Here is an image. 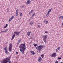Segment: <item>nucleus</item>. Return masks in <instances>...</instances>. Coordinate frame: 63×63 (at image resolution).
Wrapping results in <instances>:
<instances>
[{
    "instance_id": "8fccbe9b",
    "label": "nucleus",
    "mask_w": 63,
    "mask_h": 63,
    "mask_svg": "<svg viewBox=\"0 0 63 63\" xmlns=\"http://www.w3.org/2000/svg\"><path fill=\"white\" fill-rule=\"evenodd\" d=\"M45 21H46V20H45Z\"/></svg>"
},
{
    "instance_id": "393cba45",
    "label": "nucleus",
    "mask_w": 63,
    "mask_h": 63,
    "mask_svg": "<svg viewBox=\"0 0 63 63\" xmlns=\"http://www.w3.org/2000/svg\"><path fill=\"white\" fill-rule=\"evenodd\" d=\"M22 16V13H21L20 14V16Z\"/></svg>"
},
{
    "instance_id": "f03ea898",
    "label": "nucleus",
    "mask_w": 63,
    "mask_h": 63,
    "mask_svg": "<svg viewBox=\"0 0 63 63\" xmlns=\"http://www.w3.org/2000/svg\"><path fill=\"white\" fill-rule=\"evenodd\" d=\"M10 60V59L9 58H6V59H4L3 61V63H7V62H8V63H11V62Z\"/></svg>"
},
{
    "instance_id": "5701e85b",
    "label": "nucleus",
    "mask_w": 63,
    "mask_h": 63,
    "mask_svg": "<svg viewBox=\"0 0 63 63\" xmlns=\"http://www.w3.org/2000/svg\"><path fill=\"white\" fill-rule=\"evenodd\" d=\"M49 12L48 11V12L47 13L46 16H48V15H49Z\"/></svg>"
},
{
    "instance_id": "49530a36",
    "label": "nucleus",
    "mask_w": 63,
    "mask_h": 63,
    "mask_svg": "<svg viewBox=\"0 0 63 63\" xmlns=\"http://www.w3.org/2000/svg\"><path fill=\"white\" fill-rule=\"evenodd\" d=\"M37 24H41L40 23H38Z\"/></svg>"
},
{
    "instance_id": "a878e982",
    "label": "nucleus",
    "mask_w": 63,
    "mask_h": 63,
    "mask_svg": "<svg viewBox=\"0 0 63 63\" xmlns=\"http://www.w3.org/2000/svg\"><path fill=\"white\" fill-rule=\"evenodd\" d=\"M3 32H4V31H2L0 32V33L1 34V33H3Z\"/></svg>"
},
{
    "instance_id": "aec40b11",
    "label": "nucleus",
    "mask_w": 63,
    "mask_h": 63,
    "mask_svg": "<svg viewBox=\"0 0 63 63\" xmlns=\"http://www.w3.org/2000/svg\"><path fill=\"white\" fill-rule=\"evenodd\" d=\"M8 30H9L8 29H7L5 31H3L4 33H5V32H7Z\"/></svg>"
},
{
    "instance_id": "9b49d317",
    "label": "nucleus",
    "mask_w": 63,
    "mask_h": 63,
    "mask_svg": "<svg viewBox=\"0 0 63 63\" xmlns=\"http://www.w3.org/2000/svg\"><path fill=\"white\" fill-rule=\"evenodd\" d=\"M42 58L41 57H39L38 58V61H39V62H41V61H42Z\"/></svg>"
},
{
    "instance_id": "7c9ffc66",
    "label": "nucleus",
    "mask_w": 63,
    "mask_h": 63,
    "mask_svg": "<svg viewBox=\"0 0 63 63\" xmlns=\"http://www.w3.org/2000/svg\"><path fill=\"white\" fill-rule=\"evenodd\" d=\"M58 59H59V60H60L61 59V58L58 57Z\"/></svg>"
},
{
    "instance_id": "a211bd4d",
    "label": "nucleus",
    "mask_w": 63,
    "mask_h": 63,
    "mask_svg": "<svg viewBox=\"0 0 63 63\" xmlns=\"http://www.w3.org/2000/svg\"><path fill=\"white\" fill-rule=\"evenodd\" d=\"M7 27H8V24H6V25H5V26H4V28H6Z\"/></svg>"
},
{
    "instance_id": "79ce46f5",
    "label": "nucleus",
    "mask_w": 63,
    "mask_h": 63,
    "mask_svg": "<svg viewBox=\"0 0 63 63\" xmlns=\"http://www.w3.org/2000/svg\"><path fill=\"white\" fill-rule=\"evenodd\" d=\"M51 57H53V56H52V55H51L50 56Z\"/></svg>"
},
{
    "instance_id": "f8f14e48",
    "label": "nucleus",
    "mask_w": 63,
    "mask_h": 63,
    "mask_svg": "<svg viewBox=\"0 0 63 63\" xmlns=\"http://www.w3.org/2000/svg\"><path fill=\"white\" fill-rule=\"evenodd\" d=\"M31 53L33 55H35V54H36V53L35 52H34V51H30Z\"/></svg>"
},
{
    "instance_id": "cd10ccee",
    "label": "nucleus",
    "mask_w": 63,
    "mask_h": 63,
    "mask_svg": "<svg viewBox=\"0 0 63 63\" xmlns=\"http://www.w3.org/2000/svg\"><path fill=\"white\" fill-rule=\"evenodd\" d=\"M48 23V21H47L46 22V24H47Z\"/></svg>"
},
{
    "instance_id": "ea45409f",
    "label": "nucleus",
    "mask_w": 63,
    "mask_h": 63,
    "mask_svg": "<svg viewBox=\"0 0 63 63\" xmlns=\"http://www.w3.org/2000/svg\"><path fill=\"white\" fill-rule=\"evenodd\" d=\"M56 52H58V50L57 49H56Z\"/></svg>"
},
{
    "instance_id": "20e7f679",
    "label": "nucleus",
    "mask_w": 63,
    "mask_h": 63,
    "mask_svg": "<svg viewBox=\"0 0 63 63\" xmlns=\"http://www.w3.org/2000/svg\"><path fill=\"white\" fill-rule=\"evenodd\" d=\"M12 47H13V45L11 43L9 44V51H12Z\"/></svg>"
},
{
    "instance_id": "f704fd0d",
    "label": "nucleus",
    "mask_w": 63,
    "mask_h": 63,
    "mask_svg": "<svg viewBox=\"0 0 63 63\" xmlns=\"http://www.w3.org/2000/svg\"><path fill=\"white\" fill-rule=\"evenodd\" d=\"M16 54H18V52H16Z\"/></svg>"
},
{
    "instance_id": "39448f33",
    "label": "nucleus",
    "mask_w": 63,
    "mask_h": 63,
    "mask_svg": "<svg viewBox=\"0 0 63 63\" xmlns=\"http://www.w3.org/2000/svg\"><path fill=\"white\" fill-rule=\"evenodd\" d=\"M4 50L5 51V52L6 54H8L9 53V52L8 51V49H7V47H5L4 48Z\"/></svg>"
},
{
    "instance_id": "72a5a7b5",
    "label": "nucleus",
    "mask_w": 63,
    "mask_h": 63,
    "mask_svg": "<svg viewBox=\"0 0 63 63\" xmlns=\"http://www.w3.org/2000/svg\"><path fill=\"white\" fill-rule=\"evenodd\" d=\"M39 27H41V25H38Z\"/></svg>"
},
{
    "instance_id": "37998d69",
    "label": "nucleus",
    "mask_w": 63,
    "mask_h": 63,
    "mask_svg": "<svg viewBox=\"0 0 63 63\" xmlns=\"http://www.w3.org/2000/svg\"><path fill=\"white\" fill-rule=\"evenodd\" d=\"M21 7H22V8H23V7H24V6H22Z\"/></svg>"
},
{
    "instance_id": "bb28decb",
    "label": "nucleus",
    "mask_w": 63,
    "mask_h": 63,
    "mask_svg": "<svg viewBox=\"0 0 63 63\" xmlns=\"http://www.w3.org/2000/svg\"><path fill=\"white\" fill-rule=\"evenodd\" d=\"M33 45L35 47H37V45L36 44H34Z\"/></svg>"
},
{
    "instance_id": "6ab92c4d",
    "label": "nucleus",
    "mask_w": 63,
    "mask_h": 63,
    "mask_svg": "<svg viewBox=\"0 0 63 63\" xmlns=\"http://www.w3.org/2000/svg\"><path fill=\"white\" fill-rule=\"evenodd\" d=\"M15 37V35L14 34L13 35L12 37L11 40H13V39H14V38Z\"/></svg>"
},
{
    "instance_id": "6e6552de",
    "label": "nucleus",
    "mask_w": 63,
    "mask_h": 63,
    "mask_svg": "<svg viewBox=\"0 0 63 63\" xmlns=\"http://www.w3.org/2000/svg\"><path fill=\"white\" fill-rule=\"evenodd\" d=\"M18 9H17L16 10V16H17L18 15Z\"/></svg>"
},
{
    "instance_id": "ddd939ff",
    "label": "nucleus",
    "mask_w": 63,
    "mask_h": 63,
    "mask_svg": "<svg viewBox=\"0 0 63 63\" xmlns=\"http://www.w3.org/2000/svg\"><path fill=\"white\" fill-rule=\"evenodd\" d=\"M53 57H56V54L55 53H54L52 54Z\"/></svg>"
},
{
    "instance_id": "a19ab883",
    "label": "nucleus",
    "mask_w": 63,
    "mask_h": 63,
    "mask_svg": "<svg viewBox=\"0 0 63 63\" xmlns=\"http://www.w3.org/2000/svg\"><path fill=\"white\" fill-rule=\"evenodd\" d=\"M35 15V13H34L33 15L34 16Z\"/></svg>"
},
{
    "instance_id": "2eb2a0df",
    "label": "nucleus",
    "mask_w": 63,
    "mask_h": 63,
    "mask_svg": "<svg viewBox=\"0 0 63 63\" xmlns=\"http://www.w3.org/2000/svg\"><path fill=\"white\" fill-rule=\"evenodd\" d=\"M21 41V39H20L19 40H18V42L17 43V45H19V44L20 43Z\"/></svg>"
},
{
    "instance_id": "0eeeda50",
    "label": "nucleus",
    "mask_w": 63,
    "mask_h": 63,
    "mask_svg": "<svg viewBox=\"0 0 63 63\" xmlns=\"http://www.w3.org/2000/svg\"><path fill=\"white\" fill-rule=\"evenodd\" d=\"M48 35H46L43 36V39H47V38Z\"/></svg>"
},
{
    "instance_id": "4468645a",
    "label": "nucleus",
    "mask_w": 63,
    "mask_h": 63,
    "mask_svg": "<svg viewBox=\"0 0 63 63\" xmlns=\"http://www.w3.org/2000/svg\"><path fill=\"white\" fill-rule=\"evenodd\" d=\"M31 33V32H27V35H28V36H30V34Z\"/></svg>"
},
{
    "instance_id": "c03bdc74",
    "label": "nucleus",
    "mask_w": 63,
    "mask_h": 63,
    "mask_svg": "<svg viewBox=\"0 0 63 63\" xmlns=\"http://www.w3.org/2000/svg\"><path fill=\"white\" fill-rule=\"evenodd\" d=\"M62 24V25H63V22Z\"/></svg>"
},
{
    "instance_id": "2f4dec72",
    "label": "nucleus",
    "mask_w": 63,
    "mask_h": 63,
    "mask_svg": "<svg viewBox=\"0 0 63 63\" xmlns=\"http://www.w3.org/2000/svg\"><path fill=\"white\" fill-rule=\"evenodd\" d=\"M44 32L45 33H47V31H44Z\"/></svg>"
},
{
    "instance_id": "dca6fc26",
    "label": "nucleus",
    "mask_w": 63,
    "mask_h": 63,
    "mask_svg": "<svg viewBox=\"0 0 63 63\" xmlns=\"http://www.w3.org/2000/svg\"><path fill=\"white\" fill-rule=\"evenodd\" d=\"M34 24V22L33 21H32L31 23H30V24L32 25H33Z\"/></svg>"
},
{
    "instance_id": "9d476101",
    "label": "nucleus",
    "mask_w": 63,
    "mask_h": 63,
    "mask_svg": "<svg viewBox=\"0 0 63 63\" xmlns=\"http://www.w3.org/2000/svg\"><path fill=\"white\" fill-rule=\"evenodd\" d=\"M14 18V16H12V17H11L10 18H9V19L8 20V21L9 22H11L12 20Z\"/></svg>"
},
{
    "instance_id": "f257e3e1",
    "label": "nucleus",
    "mask_w": 63,
    "mask_h": 63,
    "mask_svg": "<svg viewBox=\"0 0 63 63\" xmlns=\"http://www.w3.org/2000/svg\"><path fill=\"white\" fill-rule=\"evenodd\" d=\"M19 46L20 48H21L20 49V50L21 52L23 54H24V51L25 50L26 47L25 46V45L24 44H21Z\"/></svg>"
},
{
    "instance_id": "c756f323",
    "label": "nucleus",
    "mask_w": 63,
    "mask_h": 63,
    "mask_svg": "<svg viewBox=\"0 0 63 63\" xmlns=\"http://www.w3.org/2000/svg\"><path fill=\"white\" fill-rule=\"evenodd\" d=\"M55 63H58V62L57 61H56L55 62Z\"/></svg>"
},
{
    "instance_id": "4c0bfd02",
    "label": "nucleus",
    "mask_w": 63,
    "mask_h": 63,
    "mask_svg": "<svg viewBox=\"0 0 63 63\" xmlns=\"http://www.w3.org/2000/svg\"><path fill=\"white\" fill-rule=\"evenodd\" d=\"M62 19H63V16H62Z\"/></svg>"
},
{
    "instance_id": "f3484780",
    "label": "nucleus",
    "mask_w": 63,
    "mask_h": 63,
    "mask_svg": "<svg viewBox=\"0 0 63 63\" xmlns=\"http://www.w3.org/2000/svg\"><path fill=\"white\" fill-rule=\"evenodd\" d=\"M33 12V10H31L30 12L29 13V14H31V13H32Z\"/></svg>"
},
{
    "instance_id": "b1692460",
    "label": "nucleus",
    "mask_w": 63,
    "mask_h": 63,
    "mask_svg": "<svg viewBox=\"0 0 63 63\" xmlns=\"http://www.w3.org/2000/svg\"><path fill=\"white\" fill-rule=\"evenodd\" d=\"M57 49L58 50H60V47H58Z\"/></svg>"
},
{
    "instance_id": "c9c22d12",
    "label": "nucleus",
    "mask_w": 63,
    "mask_h": 63,
    "mask_svg": "<svg viewBox=\"0 0 63 63\" xmlns=\"http://www.w3.org/2000/svg\"><path fill=\"white\" fill-rule=\"evenodd\" d=\"M9 9H7V12H9Z\"/></svg>"
},
{
    "instance_id": "c85d7f7f",
    "label": "nucleus",
    "mask_w": 63,
    "mask_h": 63,
    "mask_svg": "<svg viewBox=\"0 0 63 63\" xmlns=\"http://www.w3.org/2000/svg\"><path fill=\"white\" fill-rule=\"evenodd\" d=\"M62 16H60L59 18V19H61V18H62Z\"/></svg>"
},
{
    "instance_id": "412c9836",
    "label": "nucleus",
    "mask_w": 63,
    "mask_h": 63,
    "mask_svg": "<svg viewBox=\"0 0 63 63\" xmlns=\"http://www.w3.org/2000/svg\"><path fill=\"white\" fill-rule=\"evenodd\" d=\"M51 10H52V8H51V9H50L49 11H48V12L49 13V12H51Z\"/></svg>"
},
{
    "instance_id": "de8ad7c7",
    "label": "nucleus",
    "mask_w": 63,
    "mask_h": 63,
    "mask_svg": "<svg viewBox=\"0 0 63 63\" xmlns=\"http://www.w3.org/2000/svg\"><path fill=\"white\" fill-rule=\"evenodd\" d=\"M60 63H63L62 62H61Z\"/></svg>"
},
{
    "instance_id": "4be33fe9",
    "label": "nucleus",
    "mask_w": 63,
    "mask_h": 63,
    "mask_svg": "<svg viewBox=\"0 0 63 63\" xmlns=\"http://www.w3.org/2000/svg\"><path fill=\"white\" fill-rule=\"evenodd\" d=\"M43 41L45 43H46V42H47V41H46V40L47 39H43Z\"/></svg>"
},
{
    "instance_id": "09e8293b",
    "label": "nucleus",
    "mask_w": 63,
    "mask_h": 63,
    "mask_svg": "<svg viewBox=\"0 0 63 63\" xmlns=\"http://www.w3.org/2000/svg\"><path fill=\"white\" fill-rule=\"evenodd\" d=\"M32 0H30L31 1H32Z\"/></svg>"
},
{
    "instance_id": "1a4fd4ad",
    "label": "nucleus",
    "mask_w": 63,
    "mask_h": 63,
    "mask_svg": "<svg viewBox=\"0 0 63 63\" xmlns=\"http://www.w3.org/2000/svg\"><path fill=\"white\" fill-rule=\"evenodd\" d=\"M30 2H31L30 0H28L26 3V5H29V4H30Z\"/></svg>"
},
{
    "instance_id": "473e14b6",
    "label": "nucleus",
    "mask_w": 63,
    "mask_h": 63,
    "mask_svg": "<svg viewBox=\"0 0 63 63\" xmlns=\"http://www.w3.org/2000/svg\"><path fill=\"white\" fill-rule=\"evenodd\" d=\"M41 56L42 58H43V57L44 56V55H41Z\"/></svg>"
},
{
    "instance_id": "7ed1b4c3",
    "label": "nucleus",
    "mask_w": 63,
    "mask_h": 63,
    "mask_svg": "<svg viewBox=\"0 0 63 63\" xmlns=\"http://www.w3.org/2000/svg\"><path fill=\"white\" fill-rule=\"evenodd\" d=\"M43 48V45H39L36 47V49L37 50H38L40 52Z\"/></svg>"
},
{
    "instance_id": "58836bf2",
    "label": "nucleus",
    "mask_w": 63,
    "mask_h": 63,
    "mask_svg": "<svg viewBox=\"0 0 63 63\" xmlns=\"http://www.w3.org/2000/svg\"><path fill=\"white\" fill-rule=\"evenodd\" d=\"M31 18H32L33 19V17L32 16Z\"/></svg>"
},
{
    "instance_id": "e433bc0d",
    "label": "nucleus",
    "mask_w": 63,
    "mask_h": 63,
    "mask_svg": "<svg viewBox=\"0 0 63 63\" xmlns=\"http://www.w3.org/2000/svg\"><path fill=\"white\" fill-rule=\"evenodd\" d=\"M30 20H31V18H30V19L29 20V21H30Z\"/></svg>"
},
{
    "instance_id": "a18cd8bd",
    "label": "nucleus",
    "mask_w": 63,
    "mask_h": 63,
    "mask_svg": "<svg viewBox=\"0 0 63 63\" xmlns=\"http://www.w3.org/2000/svg\"><path fill=\"white\" fill-rule=\"evenodd\" d=\"M34 15H32V17H34Z\"/></svg>"
},
{
    "instance_id": "423d86ee",
    "label": "nucleus",
    "mask_w": 63,
    "mask_h": 63,
    "mask_svg": "<svg viewBox=\"0 0 63 63\" xmlns=\"http://www.w3.org/2000/svg\"><path fill=\"white\" fill-rule=\"evenodd\" d=\"M21 32H14V33L17 36H18V35H19V34Z\"/></svg>"
}]
</instances>
